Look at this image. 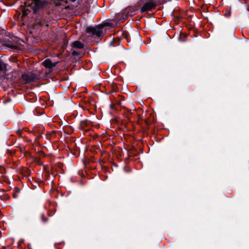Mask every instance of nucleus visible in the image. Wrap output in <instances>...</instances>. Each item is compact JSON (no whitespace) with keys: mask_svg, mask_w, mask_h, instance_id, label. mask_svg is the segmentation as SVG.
<instances>
[{"mask_svg":"<svg viewBox=\"0 0 249 249\" xmlns=\"http://www.w3.org/2000/svg\"><path fill=\"white\" fill-rule=\"evenodd\" d=\"M104 25H99L96 27H88L86 29V33L92 36L101 37L103 36V29Z\"/></svg>","mask_w":249,"mask_h":249,"instance_id":"f257e3e1","label":"nucleus"},{"mask_svg":"<svg viewBox=\"0 0 249 249\" xmlns=\"http://www.w3.org/2000/svg\"><path fill=\"white\" fill-rule=\"evenodd\" d=\"M156 6V4L154 2H148L145 3L142 7L141 12L149 11L154 8Z\"/></svg>","mask_w":249,"mask_h":249,"instance_id":"f03ea898","label":"nucleus"},{"mask_svg":"<svg viewBox=\"0 0 249 249\" xmlns=\"http://www.w3.org/2000/svg\"><path fill=\"white\" fill-rule=\"evenodd\" d=\"M34 3V10H36L44 6L47 2L45 0H35Z\"/></svg>","mask_w":249,"mask_h":249,"instance_id":"7ed1b4c3","label":"nucleus"},{"mask_svg":"<svg viewBox=\"0 0 249 249\" xmlns=\"http://www.w3.org/2000/svg\"><path fill=\"white\" fill-rule=\"evenodd\" d=\"M57 63H52L50 59H46L42 62L43 66L48 68H52L55 66Z\"/></svg>","mask_w":249,"mask_h":249,"instance_id":"20e7f679","label":"nucleus"},{"mask_svg":"<svg viewBox=\"0 0 249 249\" xmlns=\"http://www.w3.org/2000/svg\"><path fill=\"white\" fill-rule=\"evenodd\" d=\"M72 46L73 47L78 48V49H82L84 48L83 44L79 41H75L73 42L72 44Z\"/></svg>","mask_w":249,"mask_h":249,"instance_id":"39448f33","label":"nucleus"},{"mask_svg":"<svg viewBox=\"0 0 249 249\" xmlns=\"http://www.w3.org/2000/svg\"><path fill=\"white\" fill-rule=\"evenodd\" d=\"M39 219L42 223H46L48 221V218L45 217L43 213H41L40 214Z\"/></svg>","mask_w":249,"mask_h":249,"instance_id":"423d86ee","label":"nucleus"},{"mask_svg":"<svg viewBox=\"0 0 249 249\" xmlns=\"http://www.w3.org/2000/svg\"><path fill=\"white\" fill-rule=\"evenodd\" d=\"M5 68V66L4 65V64L3 63V62L0 60V70H4Z\"/></svg>","mask_w":249,"mask_h":249,"instance_id":"0eeeda50","label":"nucleus"},{"mask_svg":"<svg viewBox=\"0 0 249 249\" xmlns=\"http://www.w3.org/2000/svg\"><path fill=\"white\" fill-rule=\"evenodd\" d=\"M7 46L10 48H13V49L17 48V46L15 44H8L7 45Z\"/></svg>","mask_w":249,"mask_h":249,"instance_id":"6e6552de","label":"nucleus"},{"mask_svg":"<svg viewBox=\"0 0 249 249\" xmlns=\"http://www.w3.org/2000/svg\"><path fill=\"white\" fill-rule=\"evenodd\" d=\"M72 54L73 55H76L78 54V53L75 51H72Z\"/></svg>","mask_w":249,"mask_h":249,"instance_id":"1a4fd4ad","label":"nucleus"},{"mask_svg":"<svg viewBox=\"0 0 249 249\" xmlns=\"http://www.w3.org/2000/svg\"><path fill=\"white\" fill-rule=\"evenodd\" d=\"M25 77H26V75H23L22 76V77H23V78H25Z\"/></svg>","mask_w":249,"mask_h":249,"instance_id":"9d476101","label":"nucleus"}]
</instances>
